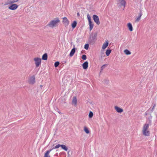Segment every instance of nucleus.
I'll list each match as a JSON object with an SVG mask.
<instances>
[{"instance_id":"obj_29","label":"nucleus","mask_w":157,"mask_h":157,"mask_svg":"<svg viewBox=\"0 0 157 157\" xmlns=\"http://www.w3.org/2000/svg\"><path fill=\"white\" fill-rule=\"evenodd\" d=\"M93 112L91 111H90L89 113V118H91L93 117Z\"/></svg>"},{"instance_id":"obj_26","label":"nucleus","mask_w":157,"mask_h":157,"mask_svg":"<svg viewBox=\"0 0 157 157\" xmlns=\"http://www.w3.org/2000/svg\"><path fill=\"white\" fill-rule=\"evenodd\" d=\"M60 147H61V145L59 144H58L56 145V146L54 147H53L51 149H52V150L53 149L58 148Z\"/></svg>"},{"instance_id":"obj_2","label":"nucleus","mask_w":157,"mask_h":157,"mask_svg":"<svg viewBox=\"0 0 157 157\" xmlns=\"http://www.w3.org/2000/svg\"><path fill=\"white\" fill-rule=\"evenodd\" d=\"M59 22L60 21L59 19L57 18L50 21L48 24L47 26L52 28L56 26Z\"/></svg>"},{"instance_id":"obj_36","label":"nucleus","mask_w":157,"mask_h":157,"mask_svg":"<svg viewBox=\"0 0 157 157\" xmlns=\"http://www.w3.org/2000/svg\"><path fill=\"white\" fill-rule=\"evenodd\" d=\"M147 112L145 113V114L146 115H147Z\"/></svg>"},{"instance_id":"obj_23","label":"nucleus","mask_w":157,"mask_h":157,"mask_svg":"<svg viewBox=\"0 0 157 157\" xmlns=\"http://www.w3.org/2000/svg\"><path fill=\"white\" fill-rule=\"evenodd\" d=\"M111 50L110 49H107L106 52V54L107 56H109L111 52Z\"/></svg>"},{"instance_id":"obj_22","label":"nucleus","mask_w":157,"mask_h":157,"mask_svg":"<svg viewBox=\"0 0 157 157\" xmlns=\"http://www.w3.org/2000/svg\"><path fill=\"white\" fill-rule=\"evenodd\" d=\"M124 53L127 55H130L131 54V52L127 49H125L124 51Z\"/></svg>"},{"instance_id":"obj_11","label":"nucleus","mask_w":157,"mask_h":157,"mask_svg":"<svg viewBox=\"0 0 157 157\" xmlns=\"http://www.w3.org/2000/svg\"><path fill=\"white\" fill-rule=\"evenodd\" d=\"M142 13L141 11L139 13V15L137 18L136 19L135 21L138 22L139 21V20L140 19L141 17L142 16Z\"/></svg>"},{"instance_id":"obj_32","label":"nucleus","mask_w":157,"mask_h":157,"mask_svg":"<svg viewBox=\"0 0 157 157\" xmlns=\"http://www.w3.org/2000/svg\"><path fill=\"white\" fill-rule=\"evenodd\" d=\"M82 59L83 60H86V55H84L82 56Z\"/></svg>"},{"instance_id":"obj_7","label":"nucleus","mask_w":157,"mask_h":157,"mask_svg":"<svg viewBox=\"0 0 157 157\" xmlns=\"http://www.w3.org/2000/svg\"><path fill=\"white\" fill-rule=\"evenodd\" d=\"M63 23L65 26H67L69 24V21L66 17H64L63 18Z\"/></svg>"},{"instance_id":"obj_38","label":"nucleus","mask_w":157,"mask_h":157,"mask_svg":"<svg viewBox=\"0 0 157 157\" xmlns=\"http://www.w3.org/2000/svg\"><path fill=\"white\" fill-rule=\"evenodd\" d=\"M40 86L41 87H42V85H40Z\"/></svg>"},{"instance_id":"obj_3","label":"nucleus","mask_w":157,"mask_h":157,"mask_svg":"<svg viewBox=\"0 0 157 157\" xmlns=\"http://www.w3.org/2000/svg\"><path fill=\"white\" fill-rule=\"evenodd\" d=\"M28 82L29 84H33L35 82V77L34 75L29 77L28 79Z\"/></svg>"},{"instance_id":"obj_39","label":"nucleus","mask_w":157,"mask_h":157,"mask_svg":"<svg viewBox=\"0 0 157 157\" xmlns=\"http://www.w3.org/2000/svg\"><path fill=\"white\" fill-rule=\"evenodd\" d=\"M59 67L60 68L61 67V66H59Z\"/></svg>"},{"instance_id":"obj_25","label":"nucleus","mask_w":157,"mask_h":157,"mask_svg":"<svg viewBox=\"0 0 157 157\" xmlns=\"http://www.w3.org/2000/svg\"><path fill=\"white\" fill-rule=\"evenodd\" d=\"M84 130L85 131V132L87 134H88L90 132L88 129L86 127H84Z\"/></svg>"},{"instance_id":"obj_1","label":"nucleus","mask_w":157,"mask_h":157,"mask_svg":"<svg viewBox=\"0 0 157 157\" xmlns=\"http://www.w3.org/2000/svg\"><path fill=\"white\" fill-rule=\"evenodd\" d=\"M151 125V121L149 120L148 123L147 122L143 126L142 132L143 134L145 136H149L150 135V133L148 129L149 126Z\"/></svg>"},{"instance_id":"obj_27","label":"nucleus","mask_w":157,"mask_h":157,"mask_svg":"<svg viewBox=\"0 0 157 157\" xmlns=\"http://www.w3.org/2000/svg\"><path fill=\"white\" fill-rule=\"evenodd\" d=\"M109 80L107 79H105L102 81V82L104 84H107L108 83Z\"/></svg>"},{"instance_id":"obj_10","label":"nucleus","mask_w":157,"mask_h":157,"mask_svg":"<svg viewBox=\"0 0 157 157\" xmlns=\"http://www.w3.org/2000/svg\"><path fill=\"white\" fill-rule=\"evenodd\" d=\"M119 2L121 3V4L122 6H124V8L125 7L126 2L124 0H118Z\"/></svg>"},{"instance_id":"obj_40","label":"nucleus","mask_w":157,"mask_h":157,"mask_svg":"<svg viewBox=\"0 0 157 157\" xmlns=\"http://www.w3.org/2000/svg\"><path fill=\"white\" fill-rule=\"evenodd\" d=\"M101 53H102V51H101Z\"/></svg>"},{"instance_id":"obj_21","label":"nucleus","mask_w":157,"mask_h":157,"mask_svg":"<svg viewBox=\"0 0 157 157\" xmlns=\"http://www.w3.org/2000/svg\"><path fill=\"white\" fill-rule=\"evenodd\" d=\"M89 24L90 25V30L91 31L94 25L93 24L92 22L89 23Z\"/></svg>"},{"instance_id":"obj_17","label":"nucleus","mask_w":157,"mask_h":157,"mask_svg":"<svg viewBox=\"0 0 157 157\" xmlns=\"http://www.w3.org/2000/svg\"><path fill=\"white\" fill-rule=\"evenodd\" d=\"M127 26L129 30L130 31H132L133 30V28L132 24L130 23H128L127 24Z\"/></svg>"},{"instance_id":"obj_30","label":"nucleus","mask_w":157,"mask_h":157,"mask_svg":"<svg viewBox=\"0 0 157 157\" xmlns=\"http://www.w3.org/2000/svg\"><path fill=\"white\" fill-rule=\"evenodd\" d=\"M89 45L88 44H86L85 45L84 48L86 50H88L89 48Z\"/></svg>"},{"instance_id":"obj_9","label":"nucleus","mask_w":157,"mask_h":157,"mask_svg":"<svg viewBox=\"0 0 157 157\" xmlns=\"http://www.w3.org/2000/svg\"><path fill=\"white\" fill-rule=\"evenodd\" d=\"M116 111L119 113H121L123 112V109L117 106H115L114 107Z\"/></svg>"},{"instance_id":"obj_34","label":"nucleus","mask_w":157,"mask_h":157,"mask_svg":"<svg viewBox=\"0 0 157 157\" xmlns=\"http://www.w3.org/2000/svg\"><path fill=\"white\" fill-rule=\"evenodd\" d=\"M155 105H154L153 107V108H152V111H153L154 110V108H155Z\"/></svg>"},{"instance_id":"obj_20","label":"nucleus","mask_w":157,"mask_h":157,"mask_svg":"<svg viewBox=\"0 0 157 157\" xmlns=\"http://www.w3.org/2000/svg\"><path fill=\"white\" fill-rule=\"evenodd\" d=\"M61 147L62 149H64L65 151H67L68 148L67 147L64 145L62 144L61 145Z\"/></svg>"},{"instance_id":"obj_33","label":"nucleus","mask_w":157,"mask_h":157,"mask_svg":"<svg viewBox=\"0 0 157 157\" xmlns=\"http://www.w3.org/2000/svg\"><path fill=\"white\" fill-rule=\"evenodd\" d=\"M96 36L95 35H94V36L92 37V39L94 41L96 40Z\"/></svg>"},{"instance_id":"obj_5","label":"nucleus","mask_w":157,"mask_h":157,"mask_svg":"<svg viewBox=\"0 0 157 157\" xmlns=\"http://www.w3.org/2000/svg\"><path fill=\"white\" fill-rule=\"evenodd\" d=\"M93 18L94 21L98 25H99L100 24V22L99 21V18L97 15H94L93 16Z\"/></svg>"},{"instance_id":"obj_31","label":"nucleus","mask_w":157,"mask_h":157,"mask_svg":"<svg viewBox=\"0 0 157 157\" xmlns=\"http://www.w3.org/2000/svg\"><path fill=\"white\" fill-rule=\"evenodd\" d=\"M108 65L107 64L103 65L101 67V69H104V68H106Z\"/></svg>"},{"instance_id":"obj_15","label":"nucleus","mask_w":157,"mask_h":157,"mask_svg":"<svg viewBox=\"0 0 157 157\" xmlns=\"http://www.w3.org/2000/svg\"><path fill=\"white\" fill-rule=\"evenodd\" d=\"M72 103L74 104L75 105H76L77 103V98L75 97H73L72 100Z\"/></svg>"},{"instance_id":"obj_16","label":"nucleus","mask_w":157,"mask_h":157,"mask_svg":"<svg viewBox=\"0 0 157 157\" xmlns=\"http://www.w3.org/2000/svg\"><path fill=\"white\" fill-rule=\"evenodd\" d=\"M52 150V149H50L46 151L44 154V157H50V156L49 155V153Z\"/></svg>"},{"instance_id":"obj_24","label":"nucleus","mask_w":157,"mask_h":157,"mask_svg":"<svg viewBox=\"0 0 157 157\" xmlns=\"http://www.w3.org/2000/svg\"><path fill=\"white\" fill-rule=\"evenodd\" d=\"M88 20L89 21V23H90V22H92L91 21V18L90 16L89 15V14L88 13L87 15Z\"/></svg>"},{"instance_id":"obj_14","label":"nucleus","mask_w":157,"mask_h":157,"mask_svg":"<svg viewBox=\"0 0 157 157\" xmlns=\"http://www.w3.org/2000/svg\"><path fill=\"white\" fill-rule=\"evenodd\" d=\"M88 63L87 61L85 62L82 64V66L83 69H87L88 67Z\"/></svg>"},{"instance_id":"obj_8","label":"nucleus","mask_w":157,"mask_h":157,"mask_svg":"<svg viewBox=\"0 0 157 157\" xmlns=\"http://www.w3.org/2000/svg\"><path fill=\"white\" fill-rule=\"evenodd\" d=\"M20 0H8L5 4V5L11 4L18 2Z\"/></svg>"},{"instance_id":"obj_12","label":"nucleus","mask_w":157,"mask_h":157,"mask_svg":"<svg viewBox=\"0 0 157 157\" xmlns=\"http://www.w3.org/2000/svg\"><path fill=\"white\" fill-rule=\"evenodd\" d=\"M109 44L108 41H106L102 45V48L103 49H105L108 46Z\"/></svg>"},{"instance_id":"obj_35","label":"nucleus","mask_w":157,"mask_h":157,"mask_svg":"<svg viewBox=\"0 0 157 157\" xmlns=\"http://www.w3.org/2000/svg\"><path fill=\"white\" fill-rule=\"evenodd\" d=\"M77 15L78 16H80V14H79V13H77Z\"/></svg>"},{"instance_id":"obj_18","label":"nucleus","mask_w":157,"mask_h":157,"mask_svg":"<svg viewBox=\"0 0 157 157\" xmlns=\"http://www.w3.org/2000/svg\"><path fill=\"white\" fill-rule=\"evenodd\" d=\"M48 58V55L47 53L44 54L42 56V59L44 60H47Z\"/></svg>"},{"instance_id":"obj_4","label":"nucleus","mask_w":157,"mask_h":157,"mask_svg":"<svg viewBox=\"0 0 157 157\" xmlns=\"http://www.w3.org/2000/svg\"><path fill=\"white\" fill-rule=\"evenodd\" d=\"M34 60L35 61V64L36 67H38L41 63V59L40 58L38 57L35 58H34Z\"/></svg>"},{"instance_id":"obj_37","label":"nucleus","mask_w":157,"mask_h":157,"mask_svg":"<svg viewBox=\"0 0 157 157\" xmlns=\"http://www.w3.org/2000/svg\"><path fill=\"white\" fill-rule=\"evenodd\" d=\"M102 70H103V69H101V71L100 72V73H101V72Z\"/></svg>"},{"instance_id":"obj_13","label":"nucleus","mask_w":157,"mask_h":157,"mask_svg":"<svg viewBox=\"0 0 157 157\" xmlns=\"http://www.w3.org/2000/svg\"><path fill=\"white\" fill-rule=\"evenodd\" d=\"M75 48H74L72 50H71L70 54V56L71 57L72 56L74 53H75Z\"/></svg>"},{"instance_id":"obj_28","label":"nucleus","mask_w":157,"mask_h":157,"mask_svg":"<svg viewBox=\"0 0 157 157\" xmlns=\"http://www.w3.org/2000/svg\"><path fill=\"white\" fill-rule=\"evenodd\" d=\"M59 63L58 61L56 62L54 64V66L56 67H57L58 66H59Z\"/></svg>"},{"instance_id":"obj_6","label":"nucleus","mask_w":157,"mask_h":157,"mask_svg":"<svg viewBox=\"0 0 157 157\" xmlns=\"http://www.w3.org/2000/svg\"><path fill=\"white\" fill-rule=\"evenodd\" d=\"M10 5H11L8 8L9 9L12 10H15L18 7V6L16 4H12Z\"/></svg>"},{"instance_id":"obj_19","label":"nucleus","mask_w":157,"mask_h":157,"mask_svg":"<svg viewBox=\"0 0 157 157\" xmlns=\"http://www.w3.org/2000/svg\"><path fill=\"white\" fill-rule=\"evenodd\" d=\"M77 22L76 21H74L71 24V26L73 29H74L76 26Z\"/></svg>"}]
</instances>
